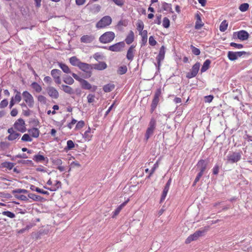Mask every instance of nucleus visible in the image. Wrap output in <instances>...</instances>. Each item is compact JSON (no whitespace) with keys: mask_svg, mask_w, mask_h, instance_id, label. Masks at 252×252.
<instances>
[{"mask_svg":"<svg viewBox=\"0 0 252 252\" xmlns=\"http://www.w3.org/2000/svg\"><path fill=\"white\" fill-rule=\"evenodd\" d=\"M8 133L9 134L7 138L9 141H13L19 138L20 134L17 132L13 127L8 128L7 130Z\"/></svg>","mask_w":252,"mask_h":252,"instance_id":"nucleus-10","label":"nucleus"},{"mask_svg":"<svg viewBox=\"0 0 252 252\" xmlns=\"http://www.w3.org/2000/svg\"><path fill=\"white\" fill-rule=\"evenodd\" d=\"M249 7V5L247 3H244L241 4L239 6V9L242 12L246 11Z\"/></svg>","mask_w":252,"mask_h":252,"instance_id":"nucleus-43","label":"nucleus"},{"mask_svg":"<svg viewBox=\"0 0 252 252\" xmlns=\"http://www.w3.org/2000/svg\"><path fill=\"white\" fill-rule=\"evenodd\" d=\"M87 100L89 103L93 102L94 101V95L92 94H88L87 96Z\"/></svg>","mask_w":252,"mask_h":252,"instance_id":"nucleus-59","label":"nucleus"},{"mask_svg":"<svg viewBox=\"0 0 252 252\" xmlns=\"http://www.w3.org/2000/svg\"><path fill=\"white\" fill-rule=\"evenodd\" d=\"M161 94V91L160 89H158L157 90L155 93L154 99L153 100L152 104H151V110L152 111H154L155 108H156L158 102H159V98Z\"/></svg>","mask_w":252,"mask_h":252,"instance_id":"nucleus-9","label":"nucleus"},{"mask_svg":"<svg viewBox=\"0 0 252 252\" xmlns=\"http://www.w3.org/2000/svg\"><path fill=\"white\" fill-rule=\"evenodd\" d=\"M31 86L37 93H40L42 91L41 86L36 82H33Z\"/></svg>","mask_w":252,"mask_h":252,"instance_id":"nucleus-33","label":"nucleus"},{"mask_svg":"<svg viewBox=\"0 0 252 252\" xmlns=\"http://www.w3.org/2000/svg\"><path fill=\"white\" fill-rule=\"evenodd\" d=\"M15 197L18 199L23 201H26L28 200V198L24 195L15 194Z\"/></svg>","mask_w":252,"mask_h":252,"instance_id":"nucleus-58","label":"nucleus"},{"mask_svg":"<svg viewBox=\"0 0 252 252\" xmlns=\"http://www.w3.org/2000/svg\"><path fill=\"white\" fill-rule=\"evenodd\" d=\"M77 121L74 119H72L71 122L67 125V127L69 129H71L72 128L73 126L75 125Z\"/></svg>","mask_w":252,"mask_h":252,"instance_id":"nucleus-63","label":"nucleus"},{"mask_svg":"<svg viewBox=\"0 0 252 252\" xmlns=\"http://www.w3.org/2000/svg\"><path fill=\"white\" fill-rule=\"evenodd\" d=\"M81 87L85 90H91L93 92H95L97 89L96 86H92L87 81L83 79L81 82Z\"/></svg>","mask_w":252,"mask_h":252,"instance_id":"nucleus-14","label":"nucleus"},{"mask_svg":"<svg viewBox=\"0 0 252 252\" xmlns=\"http://www.w3.org/2000/svg\"><path fill=\"white\" fill-rule=\"evenodd\" d=\"M51 74L54 79H56L60 77L61 75V71L59 69H54L51 70Z\"/></svg>","mask_w":252,"mask_h":252,"instance_id":"nucleus-31","label":"nucleus"},{"mask_svg":"<svg viewBox=\"0 0 252 252\" xmlns=\"http://www.w3.org/2000/svg\"><path fill=\"white\" fill-rule=\"evenodd\" d=\"M93 135L91 132V130L90 127H88V129L83 134V137L85 141H89L91 140Z\"/></svg>","mask_w":252,"mask_h":252,"instance_id":"nucleus-22","label":"nucleus"},{"mask_svg":"<svg viewBox=\"0 0 252 252\" xmlns=\"http://www.w3.org/2000/svg\"><path fill=\"white\" fill-rule=\"evenodd\" d=\"M78 67L84 71H87L90 69V65L88 63L80 62Z\"/></svg>","mask_w":252,"mask_h":252,"instance_id":"nucleus-27","label":"nucleus"},{"mask_svg":"<svg viewBox=\"0 0 252 252\" xmlns=\"http://www.w3.org/2000/svg\"><path fill=\"white\" fill-rule=\"evenodd\" d=\"M74 146V143L72 140H69L67 141V148L68 150H71L73 149Z\"/></svg>","mask_w":252,"mask_h":252,"instance_id":"nucleus-54","label":"nucleus"},{"mask_svg":"<svg viewBox=\"0 0 252 252\" xmlns=\"http://www.w3.org/2000/svg\"><path fill=\"white\" fill-rule=\"evenodd\" d=\"M246 54L245 51L232 52L229 51L227 54L228 59L232 61L237 60L239 57Z\"/></svg>","mask_w":252,"mask_h":252,"instance_id":"nucleus-7","label":"nucleus"},{"mask_svg":"<svg viewBox=\"0 0 252 252\" xmlns=\"http://www.w3.org/2000/svg\"><path fill=\"white\" fill-rule=\"evenodd\" d=\"M2 214L11 219L14 218L15 217V215L13 213L9 211H4L2 213Z\"/></svg>","mask_w":252,"mask_h":252,"instance_id":"nucleus-46","label":"nucleus"},{"mask_svg":"<svg viewBox=\"0 0 252 252\" xmlns=\"http://www.w3.org/2000/svg\"><path fill=\"white\" fill-rule=\"evenodd\" d=\"M94 37L91 35H84L81 37L80 40L81 42L85 43H89L93 41Z\"/></svg>","mask_w":252,"mask_h":252,"instance_id":"nucleus-19","label":"nucleus"},{"mask_svg":"<svg viewBox=\"0 0 252 252\" xmlns=\"http://www.w3.org/2000/svg\"><path fill=\"white\" fill-rule=\"evenodd\" d=\"M62 183L60 181L58 180H55L53 181V185L50 188H47L45 186L44 187V188L47 189L51 191H55L57 190L60 188L61 187Z\"/></svg>","mask_w":252,"mask_h":252,"instance_id":"nucleus-16","label":"nucleus"},{"mask_svg":"<svg viewBox=\"0 0 252 252\" xmlns=\"http://www.w3.org/2000/svg\"><path fill=\"white\" fill-rule=\"evenodd\" d=\"M244 138L245 140H247L248 142L252 141V136L248 134H246L244 135Z\"/></svg>","mask_w":252,"mask_h":252,"instance_id":"nucleus-64","label":"nucleus"},{"mask_svg":"<svg viewBox=\"0 0 252 252\" xmlns=\"http://www.w3.org/2000/svg\"><path fill=\"white\" fill-rule=\"evenodd\" d=\"M23 99L29 107L32 108L34 106V100L32 95L28 91H24L22 93Z\"/></svg>","mask_w":252,"mask_h":252,"instance_id":"nucleus-5","label":"nucleus"},{"mask_svg":"<svg viewBox=\"0 0 252 252\" xmlns=\"http://www.w3.org/2000/svg\"><path fill=\"white\" fill-rule=\"evenodd\" d=\"M233 36H237V38L241 40H246L249 37V33L244 30H241L233 33Z\"/></svg>","mask_w":252,"mask_h":252,"instance_id":"nucleus-11","label":"nucleus"},{"mask_svg":"<svg viewBox=\"0 0 252 252\" xmlns=\"http://www.w3.org/2000/svg\"><path fill=\"white\" fill-rule=\"evenodd\" d=\"M125 46L124 42H120L109 47V50L113 52H120Z\"/></svg>","mask_w":252,"mask_h":252,"instance_id":"nucleus-13","label":"nucleus"},{"mask_svg":"<svg viewBox=\"0 0 252 252\" xmlns=\"http://www.w3.org/2000/svg\"><path fill=\"white\" fill-rule=\"evenodd\" d=\"M48 95L52 98L57 99L58 98L59 94L58 91L53 87H48L46 89Z\"/></svg>","mask_w":252,"mask_h":252,"instance_id":"nucleus-12","label":"nucleus"},{"mask_svg":"<svg viewBox=\"0 0 252 252\" xmlns=\"http://www.w3.org/2000/svg\"><path fill=\"white\" fill-rule=\"evenodd\" d=\"M199 68L200 63H195L192 67L190 71L187 74V77L188 78L190 79L195 77L197 75L199 71Z\"/></svg>","mask_w":252,"mask_h":252,"instance_id":"nucleus-8","label":"nucleus"},{"mask_svg":"<svg viewBox=\"0 0 252 252\" xmlns=\"http://www.w3.org/2000/svg\"><path fill=\"white\" fill-rule=\"evenodd\" d=\"M8 101L7 99L2 100L0 103V108H3L6 107L8 105Z\"/></svg>","mask_w":252,"mask_h":252,"instance_id":"nucleus-60","label":"nucleus"},{"mask_svg":"<svg viewBox=\"0 0 252 252\" xmlns=\"http://www.w3.org/2000/svg\"><path fill=\"white\" fill-rule=\"evenodd\" d=\"M144 24L142 21H139L137 23V29L139 32L143 31Z\"/></svg>","mask_w":252,"mask_h":252,"instance_id":"nucleus-45","label":"nucleus"},{"mask_svg":"<svg viewBox=\"0 0 252 252\" xmlns=\"http://www.w3.org/2000/svg\"><path fill=\"white\" fill-rule=\"evenodd\" d=\"M28 132L32 138H37L39 135V130L37 128H30L28 130Z\"/></svg>","mask_w":252,"mask_h":252,"instance_id":"nucleus-17","label":"nucleus"},{"mask_svg":"<svg viewBox=\"0 0 252 252\" xmlns=\"http://www.w3.org/2000/svg\"><path fill=\"white\" fill-rule=\"evenodd\" d=\"M129 199H127L126 201L123 203L122 204L119 205L117 209L115 210V211L114 212V215L113 216V217L114 218L115 216H117L120 212L121 211V210L124 207L127 203L128 202Z\"/></svg>","mask_w":252,"mask_h":252,"instance_id":"nucleus-24","label":"nucleus"},{"mask_svg":"<svg viewBox=\"0 0 252 252\" xmlns=\"http://www.w3.org/2000/svg\"><path fill=\"white\" fill-rule=\"evenodd\" d=\"M15 92L16 93V94L11 98H12L16 103H19L21 100V93L17 90H15Z\"/></svg>","mask_w":252,"mask_h":252,"instance_id":"nucleus-39","label":"nucleus"},{"mask_svg":"<svg viewBox=\"0 0 252 252\" xmlns=\"http://www.w3.org/2000/svg\"><path fill=\"white\" fill-rule=\"evenodd\" d=\"M134 36L133 32L132 31H130L125 39V41L127 44H130L133 41Z\"/></svg>","mask_w":252,"mask_h":252,"instance_id":"nucleus-26","label":"nucleus"},{"mask_svg":"<svg viewBox=\"0 0 252 252\" xmlns=\"http://www.w3.org/2000/svg\"><path fill=\"white\" fill-rule=\"evenodd\" d=\"M149 43L150 45L154 46L157 44V42L153 36H151L149 38Z\"/></svg>","mask_w":252,"mask_h":252,"instance_id":"nucleus-53","label":"nucleus"},{"mask_svg":"<svg viewBox=\"0 0 252 252\" xmlns=\"http://www.w3.org/2000/svg\"><path fill=\"white\" fill-rule=\"evenodd\" d=\"M211 63V61L209 60H206L201 68V72H204L208 69Z\"/></svg>","mask_w":252,"mask_h":252,"instance_id":"nucleus-28","label":"nucleus"},{"mask_svg":"<svg viewBox=\"0 0 252 252\" xmlns=\"http://www.w3.org/2000/svg\"><path fill=\"white\" fill-rule=\"evenodd\" d=\"M70 63L74 65L78 66L80 61L76 57H72L69 59Z\"/></svg>","mask_w":252,"mask_h":252,"instance_id":"nucleus-35","label":"nucleus"},{"mask_svg":"<svg viewBox=\"0 0 252 252\" xmlns=\"http://www.w3.org/2000/svg\"><path fill=\"white\" fill-rule=\"evenodd\" d=\"M115 34L112 32H107L101 35L99 40L101 43H107L111 42L115 38Z\"/></svg>","mask_w":252,"mask_h":252,"instance_id":"nucleus-2","label":"nucleus"},{"mask_svg":"<svg viewBox=\"0 0 252 252\" xmlns=\"http://www.w3.org/2000/svg\"><path fill=\"white\" fill-rule=\"evenodd\" d=\"M112 23V19L109 16L102 17L96 24V28L102 29L109 26Z\"/></svg>","mask_w":252,"mask_h":252,"instance_id":"nucleus-4","label":"nucleus"},{"mask_svg":"<svg viewBox=\"0 0 252 252\" xmlns=\"http://www.w3.org/2000/svg\"><path fill=\"white\" fill-rule=\"evenodd\" d=\"M207 162L204 160H200L197 164V167L200 169V172L203 174L207 167Z\"/></svg>","mask_w":252,"mask_h":252,"instance_id":"nucleus-18","label":"nucleus"},{"mask_svg":"<svg viewBox=\"0 0 252 252\" xmlns=\"http://www.w3.org/2000/svg\"><path fill=\"white\" fill-rule=\"evenodd\" d=\"M162 26L165 28H168L169 27L170 21L167 18L165 17L163 18L162 22Z\"/></svg>","mask_w":252,"mask_h":252,"instance_id":"nucleus-44","label":"nucleus"},{"mask_svg":"<svg viewBox=\"0 0 252 252\" xmlns=\"http://www.w3.org/2000/svg\"><path fill=\"white\" fill-rule=\"evenodd\" d=\"M156 126V120L154 118H151L147 129L145 133V138L147 140L154 133V131Z\"/></svg>","mask_w":252,"mask_h":252,"instance_id":"nucleus-3","label":"nucleus"},{"mask_svg":"<svg viewBox=\"0 0 252 252\" xmlns=\"http://www.w3.org/2000/svg\"><path fill=\"white\" fill-rule=\"evenodd\" d=\"M127 71V67L126 65L121 66L118 71V73L120 74H124Z\"/></svg>","mask_w":252,"mask_h":252,"instance_id":"nucleus-47","label":"nucleus"},{"mask_svg":"<svg viewBox=\"0 0 252 252\" xmlns=\"http://www.w3.org/2000/svg\"><path fill=\"white\" fill-rule=\"evenodd\" d=\"M115 4L119 6H122L125 3L124 0H112Z\"/></svg>","mask_w":252,"mask_h":252,"instance_id":"nucleus-55","label":"nucleus"},{"mask_svg":"<svg viewBox=\"0 0 252 252\" xmlns=\"http://www.w3.org/2000/svg\"><path fill=\"white\" fill-rule=\"evenodd\" d=\"M107 67V64L104 62H100L94 65V68L97 70H101Z\"/></svg>","mask_w":252,"mask_h":252,"instance_id":"nucleus-29","label":"nucleus"},{"mask_svg":"<svg viewBox=\"0 0 252 252\" xmlns=\"http://www.w3.org/2000/svg\"><path fill=\"white\" fill-rule=\"evenodd\" d=\"M62 89L64 92L70 94H73L74 93L73 89L69 86L62 85Z\"/></svg>","mask_w":252,"mask_h":252,"instance_id":"nucleus-23","label":"nucleus"},{"mask_svg":"<svg viewBox=\"0 0 252 252\" xmlns=\"http://www.w3.org/2000/svg\"><path fill=\"white\" fill-rule=\"evenodd\" d=\"M53 164L57 167L63 164V161L61 158H55L51 159Z\"/></svg>","mask_w":252,"mask_h":252,"instance_id":"nucleus-36","label":"nucleus"},{"mask_svg":"<svg viewBox=\"0 0 252 252\" xmlns=\"http://www.w3.org/2000/svg\"><path fill=\"white\" fill-rule=\"evenodd\" d=\"M228 27V23H227L226 20L223 21L220 26V30L221 32H224L226 30Z\"/></svg>","mask_w":252,"mask_h":252,"instance_id":"nucleus-40","label":"nucleus"},{"mask_svg":"<svg viewBox=\"0 0 252 252\" xmlns=\"http://www.w3.org/2000/svg\"><path fill=\"white\" fill-rule=\"evenodd\" d=\"M135 51L134 47L131 46L128 49L126 54V58L128 60L132 61L133 60Z\"/></svg>","mask_w":252,"mask_h":252,"instance_id":"nucleus-20","label":"nucleus"},{"mask_svg":"<svg viewBox=\"0 0 252 252\" xmlns=\"http://www.w3.org/2000/svg\"><path fill=\"white\" fill-rule=\"evenodd\" d=\"M115 88V85L113 84H108L104 86L103 89L106 93L111 92Z\"/></svg>","mask_w":252,"mask_h":252,"instance_id":"nucleus-30","label":"nucleus"},{"mask_svg":"<svg viewBox=\"0 0 252 252\" xmlns=\"http://www.w3.org/2000/svg\"><path fill=\"white\" fill-rule=\"evenodd\" d=\"M213 98V96L211 95L206 96L205 97V101L206 102H211L212 101Z\"/></svg>","mask_w":252,"mask_h":252,"instance_id":"nucleus-62","label":"nucleus"},{"mask_svg":"<svg viewBox=\"0 0 252 252\" xmlns=\"http://www.w3.org/2000/svg\"><path fill=\"white\" fill-rule=\"evenodd\" d=\"M203 26V24H201V21L200 19L196 22L195 25V29L196 30L200 29Z\"/></svg>","mask_w":252,"mask_h":252,"instance_id":"nucleus-61","label":"nucleus"},{"mask_svg":"<svg viewBox=\"0 0 252 252\" xmlns=\"http://www.w3.org/2000/svg\"><path fill=\"white\" fill-rule=\"evenodd\" d=\"M59 67L62 69V70L65 73H70L71 71L69 68L68 66L64 63H58Z\"/></svg>","mask_w":252,"mask_h":252,"instance_id":"nucleus-25","label":"nucleus"},{"mask_svg":"<svg viewBox=\"0 0 252 252\" xmlns=\"http://www.w3.org/2000/svg\"><path fill=\"white\" fill-rule=\"evenodd\" d=\"M169 189V188L164 187L162 193V195H161V197L160 198V202H162L164 200V199H165V197L167 195V194L168 192Z\"/></svg>","mask_w":252,"mask_h":252,"instance_id":"nucleus-41","label":"nucleus"},{"mask_svg":"<svg viewBox=\"0 0 252 252\" xmlns=\"http://www.w3.org/2000/svg\"><path fill=\"white\" fill-rule=\"evenodd\" d=\"M158 162H157L156 163H155L153 167L151 169L150 174L148 176L149 178L152 176V175L154 173V172L155 171L156 169L158 168Z\"/></svg>","mask_w":252,"mask_h":252,"instance_id":"nucleus-56","label":"nucleus"},{"mask_svg":"<svg viewBox=\"0 0 252 252\" xmlns=\"http://www.w3.org/2000/svg\"><path fill=\"white\" fill-rule=\"evenodd\" d=\"M2 167L11 170L14 166V163L10 162H4L2 164Z\"/></svg>","mask_w":252,"mask_h":252,"instance_id":"nucleus-38","label":"nucleus"},{"mask_svg":"<svg viewBox=\"0 0 252 252\" xmlns=\"http://www.w3.org/2000/svg\"><path fill=\"white\" fill-rule=\"evenodd\" d=\"M165 53V48L164 46H162L159 50L158 55L157 57V60L158 67L160 65V62L164 59Z\"/></svg>","mask_w":252,"mask_h":252,"instance_id":"nucleus-15","label":"nucleus"},{"mask_svg":"<svg viewBox=\"0 0 252 252\" xmlns=\"http://www.w3.org/2000/svg\"><path fill=\"white\" fill-rule=\"evenodd\" d=\"M13 126V128L22 133L25 132L27 130L25 121L21 118L18 119L15 122Z\"/></svg>","mask_w":252,"mask_h":252,"instance_id":"nucleus-6","label":"nucleus"},{"mask_svg":"<svg viewBox=\"0 0 252 252\" xmlns=\"http://www.w3.org/2000/svg\"><path fill=\"white\" fill-rule=\"evenodd\" d=\"M191 51L195 55H199L200 53V51L199 49L191 45Z\"/></svg>","mask_w":252,"mask_h":252,"instance_id":"nucleus-52","label":"nucleus"},{"mask_svg":"<svg viewBox=\"0 0 252 252\" xmlns=\"http://www.w3.org/2000/svg\"><path fill=\"white\" fill-rule=\"evenodd\" d=\"M242 157V152H230L226 157L227 162L229 163H234L238 162Z\"/></svg>","mask_w":252,"mask_h":252,"instance_id":"nucleus-1","label":"nucleus"},{"mask_svg":"<svg viewBox=\"0 0 252 252\" xmlns=\"http://www.w3.org/2000/svg\"><path fill=\"white\" fill-rule=\"evenodd\" d=\"M28 197L34 201L39 200L40 198V196L35 195L33 193H29L28 194Z\"/></svg>","mask_w":252,"mask_h":252,"instance_id":"nucleus-48","label":"nucleus"},{"mask_svg":"<svg viewBox=\"0 0 252 252\" xmlns=\"http://www.w3.org/2000/svg\"><path fill=\"white\" fill-rule=\"evenodd\" d=\"M139 34L142 37L141 43L142 45H145L147 42L148 32L146 30L139 32Z\"/></svg>","mask_w":252,"mask_h":252,"instance_id":"nucleus-21","label":"nucleus"},{"mask_svg":"<svg viewBox=\"0 0 252 252\" xmlns=\"http://www.w3.org/2000/svg\"><path fill=\"white\" fill-rule=\"evenodd\" d=\"M27 193L28 190L25 189H18L13 190V193Z\"/></svg>","mask_w":252,"mask_h":252,"instance_id":"nucleus-50","label":"nucleus"},{"mask_svg":"<svg viewBox=\"0 0 252 252\" xmlns=\"http://www.w3.org/2000/svg\"><path fill=\"white\" fill-rule=\"evenodd\" d=\"M230 46L236 48L237 49H241L243 47V45L241 44H237L234 42H231L230 44Z\"/></svg>","mask_w":252,"mask_h":252,"instance_id":"nucleus-57","label":"nucleus"},{"mask_svg":"<svg viewBox=\"0 0 252 252\" xmlns=\"http://www.w3.org/2000/svg\"><path fill=\"white\" fill-rule=\"evenodd\" d=\"M21 140L24 142H32V138L29 134L25 133L22 137Z\"/></svg>","mask_w":252,"mask_h":252,"instance_id":"nucleus-37","label":"nucleus"},{"mask_svg":"<svg viewBox=\"0 0 252 252\" xmlns=\"http://www.w3.org/2000/svg\"><path fill=\"white\" fill-rule=\"evenodd\" d=\"M85 126V123L83 121H79L75 126V129L78 130L82 128Z\"/></svg>","mask_w":252,"mask_h":252,"instance_id":"nucleus-49","label":"nucleus"},{"mask_svg":"<svg viewBox=\"0 0 252 252\" xmlns=\"http://www.w3.org/2000/svg\"><path fill=\"white\" fill-rule=\"evenodd\" d=\"M45 159V158L43 156L40 155H35L33 158V159L36 162H41L44 161Z\"/></svg>","mask_w":252,"mask_h":252,"instance_id":"nucleus-42","label":"nucleus"},{"mask_svg":"<svg viewBox=\"0 0 252 252\" xmlns=\"http://www.w3.org/2000/svg\"><path fill=\"white\" fill-rule=\"evenodd\" d=\"M63 82L68 85H72L74 83V79L69 76H65L63 78Z\"/></svg>","mask_w":252,"mask_h":252,"instance_id":"nucleus-32","label":"nucleus"},{"mask_svg":"<svg viewBox=\"0 0 252 252\" xmlns=\"http://www.w3.org/2000/svg\"><path fill=\"white\" fill-rule=\"evenodd\" d=\"M38 102L41 104H46L47 102L46 97L42 95H38L36 96Z\"/></svg>","mask_w":252,"mask_h":252,"instance_id":"nucleus-34","label":"nucleus"},{"mask_svg":"<svg viewBox=\"0 0 252 252\" xmlns=\"http://www.w3.org/2000/svg\"><path fill=\"white\" fill-rule=\"evenodd\" d=\"M202 234V232L200 231H198L195 232L194 234L192 235H191V236L192 237V238H193L194 240H196L197 239V238L200 236Z\"/></svg>","mask_w":252,"mask_h":252,"instance_id":"nucleus-51","label":"nucleus"}]
</instances>
